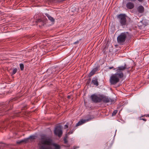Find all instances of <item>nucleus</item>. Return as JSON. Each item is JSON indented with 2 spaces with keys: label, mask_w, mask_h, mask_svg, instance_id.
I'll list each match as a JSON object with an SVG mask.
<instances>
[{
  "label": "nucleus",
  "mask_w": 149,
  "mask_h": 149,
  "mask_svg": "<svg viewBox=\"0 0 149 149\" xmlns=\"http://www.w3.org/2000/svg\"><path fill=\"white\" fill-rule=\"evenodd\" d=\"M54 147V149H61L60 146L58 144L53 143L52 138L45 134L40 136L38 143L39 149H51V146Z\"/></svg>",
  "instance_id": "nucleus-1"
},
{
  "label": "nucleus",
  "mask_w": 149,
  "mask_h": 149,
  "mask_svg": "<svg viewBox=\"0 0 149 149\" xmlns=\"http://www.w3.org/2000/svg\"><path fill=\"white\" fill-rule=\"evenodd\" d=\"M129 68L127 67L126 64H125L124 66H120L117 68H114L116 72V73L115 74L118 76L120 78H123L124 77V74L123 71L126 69H128Z\"/></svg>",
  "instance_id": "nucleus-2"
},
{
  "label": "nucleus",
  "mask_w": 149,
  "mask_h": 149,
  "mask_svg": "<svg viewBox=\"0 0 149 149\" xmlns=\"http://www.w3.org/2000/svg\"><path fill=\"white\" fill-rule=\"evenodd\" d=\"M120 79V78L115 74H112L109 79V81L111 84H116L119 81Z\"/></svg>",
  "instance_id": "nucleus-3"
},
{
  "label": "nucleus",
  "mask_w": 149,
  "mask_h": 149,
  "mask_svg": "<svg viewBox=\"0 0 149 149\" xmlns=\"http://www.w3.org/2000/svg\"><path fill=\"white\" fill-rule=\"evenodd\" d=\"M126 16L124 14H120L118 16L119 22L122 26H125L127 24Z\"/></svg>",
  "instance_id": "nucleus-4"
},
{
  "label": "nucleus",
  "mask_w": 149,
  "mask_h": 149,
  "mask_svg": "<svg viewBox=\"0 0 149 149\" xmlns=\"http://www.w3.org/2000/svg\"><path fill=\"white\" fill-rule=\"evenodd\" d=\"M127 32H124L120 33L117 38V42L119 43H122L125 42L127 37Z\"/></svg>",
  "instance_id": "nucleus-5"
},
{
  "label": "nucleus",
  "mask_w": 149,
  "mask_h": 149,
  "mask_svg": "<svg viewBox=\"0 0 149 149\" xmlns=\"http://www.w3.org/2000/svg\"><path fill=\"white\" fill-rule=\"evenodd\" d=\"M54 133L55 135L58 136L59 137L61 136L62 131L61 127V126H58L56 127L54 130Z\"/></svg>",
  "instance_id": "nucleus-6"
},
{
  "label": "nucleus",
  "mask_w": 149,
  "mask_h": 149,
  "mask_svg": "<svg viewBox=\"0 0 149 149\" xmlns=\"http://www.w3.org/2000/svg\"><path fill=\"white\" fill-rule=\"evenodd\" d=\"M36 137L37 136L35 135L31 136L28 138H25L23 140L17 141V143L18 144H20L22 143H26L28 142L29 139H30L33 140L35 139Z\"/></svg>",
  "instance_id": "nucleus-7"
},
{
  "label": "nucleus",
  "mask_w": 149,
  "mask_h": 149,
  "mask_svg": "<svg viewBox=\"0 0 149 149\" xmlns=\"http://www.w3.org/2000/svg\"><path fill=\"white\" fill-rule=\"evenodd\" d=\"M91 99L92 101L95 102H99L101 101V95L97 96L95 94L91 95Z\"/></svg>",
  "instance_id": "nucleus-8"
},
{
  "label": "nucleus",
  "mask_w": 149,
  "mask_h": 149,
  "mask_svg": "<svg viewBox=\"0 0 149 149\" xmlns=\"http://www.w3.org/2000/svg\"><path fill=\"white\" fill-rule=\"evenodd\" d=\"M101 101H102L105 103H108L110 102H112V100L107 97L103 95H101Z\"/></svg>",
  "instance_id": "nucleus-9"
},
{
  "label": "nucleus",
  "mask_w": 149,
  "mask_h": 149,
  "mask_svg": "<svg viewBox=\"0 0 149 149\" xmlns=\"http://www.w3.org/2000/svg\"><path fill=\"white\" fill-rule=\"evenodd\" d=\"M91 118H89L88 119L86 120H83L82 119L81 120H80L76 125V127H77L79 126L83 123H85V122L91 120Z\"/></svg>",
  "instance_id": "nucleus-10"
},
{
  "label": "nucleus",
  "mask_w": 149,
  "mask_h": 149,
  "mask_svg": "<svg viewBox=\"0 0 149 149\" xmlns=\"http://www.w3.org/2000/svg\"><path fill=\"white\" fill-rule=\"evenodd\" d=\"M137 10L139 13H142L144 12V8L142 6H139L137 8Z\"/></svg>",
  "instance_id": "nucleus-11"
},
{
  "label": "nucleus",
  "mask_w": 149,
  "mask_h": 149,
  "mask_svg": "<svg viewBox=\"0 0 149 149\" xmlns=\"http://www.w3.org/2000/svg\"><path fill=\"white\" fill-rule=\"evenodd\" d=\"M126 6L128 9H133L134 7V5L133 3L129 2L126 4Z\"/></svg>",
  "instance_id": "nucleus-12"
},
{
  "label": "nucleus",
  "mask_w": 149,
  "mask_h": 149,
  "mask_svg": "<svg viewBox=\"0 0 149 149\" xmlns=\"http://www.w3.org/2000/svg\"><path fill=\"white\" fill-rule=\"evenodd\" d=\"M92 82L93 84L94 85L96 86L99 85L98 79L96 77L93 78Z\"/></svg>",
  "instance_id": "nucleus-13"
},
{
  "label": "nucleus",
  "mask_w": 149,
  "mask_h": 149,
  "mask_svg": "<svg viewBox=\"0 0 149 149\" xmlns=\"http://www.w3.org/2000/svg\"><path fill=\"white\" fill-rule=\"evenodd\" d=\"M45 15L47 17L48 19L52 22H54V19L49 14L47 13H46Z\"/></svg>",
  "instance_id": "nucleus-14"
},
{
  "label": "nucleus",
  "mask_w": 149,
  "mask_h": 149,
  "mask_svg": "<svg viewBox=\"0 0 149 149\" xmlns=\"http://www.w3.org/2000/svg\"><path fill=\"white\" fill-rule=\"evenodd\" d=\"M46 21H47L46 19H44V20H43V19H39L37 20V21H36V22H43V24L42 25H44V24L46 23Z\"/></svg>",
  "instance_id": "nucleus-15"
},
{
  "label": "nucleus",
  "mask_w": 149,
  "mask_h": 149,
  "mask_svg": "<svg viewBox=\"0 0 149 149\" xmlns=\"http://www.w3.org/2000/svg\"><path fill=\"white\" fill-rule=\"evenodd\" d=\"M100 66H97L95 68H93L92 70L95 73L99 70Z\"/></svg>",
  "instance_id": "nucleus-16"
},
{
  "label": "nucleus",
  "mask_w": 149,
  "mask_h": 149,
  "mask_svg": "<svg viewBox=\"0 0 149 149\" xmlns=\"http://www.w3.org/2000/svg\"><path fill=\"white\" fill-rule=\"evenodd\" d=\"M113 143V142L112 141H108L107 143V144L108 146V147H110L112 146Z\"/></svg>",
  "instance_id": "nucleus-17"
},
{
  "label": "nucleus",
  "mask_w": 149,
  "mask_h": 149,
  "mask_svg": "<svg viewBox=\"0 0 149 149\" xmlns=\"http://www.w3.org/2000/svg\"><path fill=\"white\" fill-rule=\"evenodd\" d=\"M20 69L21 70H23L24 69V65L23 64L21 63L19 64Z\"/></svg>",
  "instance_id": "nucleus-18"
},
{
  "label": "nucleus",
  "mask_w": 149,
  "mask_h": 149,
  "mask_svg": "<svg viewBox=\"0 0 149 149\" xmlns=\"http://www.w3.org/2000/svg\"><path fill=\"white\" fill-rule=\"evenodd\" d=\"M17 68H14L13 70V72L12 73V75H14L15 74L16 72H17Z\"/></svg>",
  "instance_id": "nucleus-19"
},
{
  "label": "nucleus",
  "mask_w": 149,
  "mask_h": 149,
  "mask_svg": "<svg viewBox=\"0 0 149 149\" xmlns=\"http://www.w3.org/2000/svg\"><path fill=\"white\" fill-rule=\"evenodd\" d=\"M95 74V73L92 70L89 74L88 75V76L89 77H91L93 75H94Z\"/></svg>",
  "instance_id": "nucleus-20"
},
{
  "label": "nucleus",
  "mask_w": 149,
  "mask_h": 149,
  "mask_svg": "<svg viewBox=\"0 0 149 149\" xmlns=\"http://www.w3.org/2000/svg\"><path fill=\"white\" fill-rule=\"evenodd\" d=\"M118 111L117 110H115L112 113V116H114L116 115Z\"/></svg>",
  "instance_id": "nucleus-21"
},
{
  "label": "nucleus",
  "mask_w": 149,
  "mask_h": 149,
  "mask_svg": "<svg viewBox=\"0 0 149 149\" xmlns=\"http://www.w3.org/2000/svg\"><path fill=\"white\" fill-rule=\"evenodd\" d=\"M69 124L68 123H67L65 125H64V129H66L68 127V125Z\"/></svg>",
  "instance_id": "nucleus-22"
},
{
  "label": "nucleus",
  "mask_w": 149,
  "mask_h": 149,
  "mask_svg": "<svg viewBox=\"0 0 149 149\" xmlns=\"http://www.w3.org/2000/svg\"><path fill=\"white\" fill-rule=\"evenodd\" d=\"M143 116H141V117H143ZM141 118V117L139 119L140 120H143L145 121H146V119H144V118Z\"/></svg>",
  "instance_id": "nucleus-23"
},
{
  "label": "nucleus",
  "mask_w": 149,
  "mask_h": 149,
  "mask_svg": "<svg viewBox=\"0 0 149 149\" xmlns=\"http://www.w3.org/2000/svg\"><path fill=\"white\" fill-rule=\"evenodd\" d=\"M73 131L72 130H71L70 131V132H69L68 133V134H72V133H73Z\"/></svg>",
  "instance_id": "nucleus-24"
},
{
  "label": "nucleus",
  "mask_w": 149,
  "mask_h": 149,
  "mask_svg": "<svg viewBox=\"0 0 149 149\" xmlns=\"http://www.w3.org/2000/svg\"><path fill=\"white\" fill-rule=\"evenodd\" d=\"M79 42V41L77 40V41L74 42L73 43L74 44H76L77 43H78Z\"/></svg>",
  "instance_id": "nucleus-25"
},
{
  "label": "nucleus",
  "mask_w": 149,
  "mask_h": 149,
  "mask_svg": "<svg viewBox=\"0 0 149 149\" xmlns=\"http://www.w3.org/2000/svg\"><path fill=\"white\" fill-rule=\"evenodd\" d=\"M113 68H114V67L113 66L110 67H109V69L110 70L113 69Z\"/></svg>",
  "instance_id": "nucleus-26"
},
{
  "label": "nucleus",
  "mask_w": 149,
  "mask_h": 149,
  "mask_svg": "<svg viewBox=\"0 0 149 149\" xmlns=\"http://www.w3.org/2000/svg\"><path fill=\"white\" fill-rule=\"evenodd\" d=\"M139 2H143V0H137Z\"/></svg>",
  "instance_id": "nucleus-27"
},
{
  "label": "nucleus",
  "mask_w": 149,
  "mask_h": 149,
  "mask_svg": "<svg viewBox=\"0 0 149 149\" xmlns=\"http://www.w3.org/2000/svg\"><path fill=\"white\" fill-rule=\"evenodd\" d=\"M130 0L131 1H132V2H135L136 1V0Z\"/></svg>",
  "instance_id": "nucleus-28"
},
{
  "label": "nucleus",
  "mask_w": 149,
  "mask_h": 149,
  "mask_svg": "<svg viewBox=\"0 0 149 149\" xmlns=\"http://www.w3.org/2000/svg\"><path fill=\"white\" fill-rule=\"evenodd\" d=\"M67 98L69 99H70V96L69 95L67 97Z\"/></svg>",
  "instance_id": "nucleus-29"
},
{
  "label": "nucleus",
  "mask_w": 149,
  "mask_h": 149,
  "mask_svg": "<svg viewBox=\"0 0 149 149\" xmlns=\"http://www.w3.org/2000/svg\"><path fill=\"white\" fill-rule=\"evenodd\" d=\"M64 142L65 143L67 142L65 140H64Z\"/></svg>",
  "instance_id": "nucleus-30"
},
{
  "label": "nucleus",
  "mask_w": 149,
  "mask_h": 149,
  "mask_svg": "<svg viewBox=\"0 0 149 149\" xmlns=\"http://www.w3.org/2000/svg\"><path fill=\"white\" fill-rule=\"evenodd\" d=\"M76 149V148H74L73 149Z\"/></svg>",
  "instance_id": "nucleus-31"
}]
</instances>
